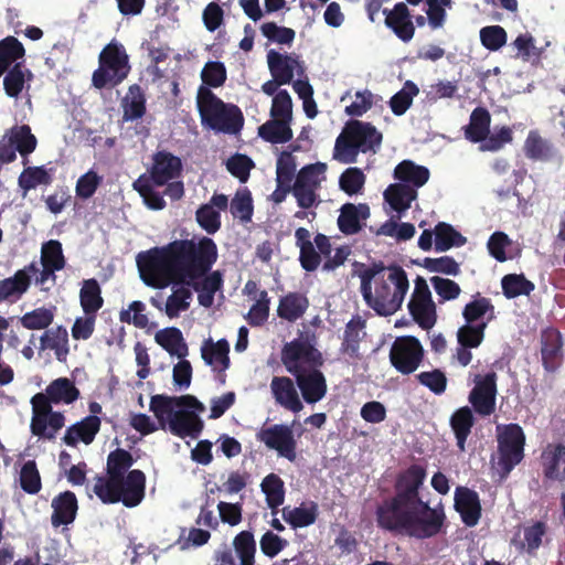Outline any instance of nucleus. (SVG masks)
<instances>
[{"mask_svg": "<svg viewBox=\"0 0 565 565\" xmlns=\"http://www.w3.org/2000/svg\"><path fill=\"white\" fill-rule=\"evenodd\" d=\"M218 258L216 243L207 236L174 239L137 255L142 281L152 288L188 285L194 291L215 295L223 288L221 270H212Z\"/></svg>", "mask_w": 565, "mask_h": 565, "instance_id": "1", "label": "nucleus"}, {"mask_svg": "<svg viewBox=\"0 0 565 565\" xmlns=\"http://www.w3.org/2000/svg\"><path fill=\"white\" fill-rule=\"evenodd\" d=\"M361 294L365 303L379 316H392L403 305L409 289L406 271L398 265L373 263L360 274Z\"/></svg>", "mask_w": 565, "mask_h": 565, "instance_id": "2", "label": "nucleus"}, {"mask_svg": "<svg viewBox=\"0 0 565 565\" xmlns=\"http://www.w3.org/2000/svg\"><path fill=\"white\" fill-rule=\"evenodd\" d=\"M281 362L295 377L303 401L307 404L320 402L328 392V384L320 367L324 363L322 353L308 341L295 339L281 349Z\"/></svg>", "mask_w": 565, "mask_h": 565, "instance_id": "3", "label": "nucleus"}, {"mask_svg": "<svg viewBox=\"0 0 565 565\" xmlns=\"http://www.w3.org/2000/svg\"><path fill=\"white\" fill-rule=\"evenodd\" d=\"M196 104L201 121L207 128L227 135H237L242 130L244 116L241 108L224 103L210 88L199 87Z\"/></svg>", "mask_w": 565, "mask_h": 565, "instance_id": "4", "label": "nucleus"}, {"mask_svg": "<svg viewBox=\"0 0 565 565\" xmlns=\"http://www.w3.org/2000/svg\"><path fill=\"white\" fill-rule=\"evenodd\" d=\"M130 70L125 46L111 41L99 53L98 68L93 72L92 85L97 89L114 88L127 78Z\"/></svg>", "mask_w": 565, "mask_h": 565, "instance_id": "5", "label": "nucleus"}, {"mask_svg": "<svg viewBox=\"0 0 565 565\" xmlns=\"http://www.w3.org/2000/svg\"><path fill=\"white\" fill-rule=\"evenodd\" d=\"M51 397L46 392L36 393L31 398L32 418L30 429L32 435L53 440L56 434L65 425V416L61 412L53 411Z\"/></svg>", "mask_w": 565, "mask_h": 565, "instance_id": "6", "label": "nucleus"}, {"mask_svg": "<svg viewBox=\"0 0 565 565\" xmlns=\"http://www.w3.org/2000/svg\"><path fill=\"white\" fill-rule=\"evenodd\" d=\"M525 434L519 424L503 426L498 434V467L507 477L524 458Z\"/></svg>", "mask_w": 565, "mask_h": 565, "instance_id": "7", "label": "nucleus"}, {"mask_svg": "<svg viewBox=\"0 0 565 565\" xmlns=\"http://www.w3.org/2000/svg\"><path fill=\"white\" fill-rule=\"evenodd\" d=\"M446 522L444 509L430 508L420 501L413 508L405 535L417 540L434 537L443 532Z\"/></svg>", "mask_w": 565, "mask_h": 565, "instance_id": "8", "label": "nucleus"}, {"mask_svg": "<svg viewBox=\"0 0 565 565\" xmlns=\"http://www.w3.org/2000/svg\"><path fill=\"white\" fill-rule=\"evenodd\" d=\"M414 505L396 495L384 500L376 508L377 526L395 534L405 535Z\"/></svg>", "mask_w": 565, "mask_h": 565, "instance_id": "9", "label": "nucleus"}, {"mask_svg": "<svg viewBox=\"0 0 565 565\" xmlns=\"http://www.w3.org/2000/svg\"><path fill=\"white\" fill-rule=\"evenodd\" d=\"M424 349L416 337L405 335L397 338L390 351L392 365L402 374H411L420 365Z\"/></svg>", "mask_w": 565, "mask_h": 565, "instance_id": "10", "label": "nucleus"}, {"mask_svg": "<svg viewBox=\"0 0 565 565\" xmlns=\"http://www.w3.org/2000/svg\"><path fill=\"white\" fill-rule=\"evenodd\" d=\"M257 440L268 449L276 450L280 457L294 462L297 458V440L292 428L285 424H274L263 427L256 435Z\"/></svg>", "mask_w": 565, "mask_h": 565, "instance_id": "11", "label": "nucleus"}, {"mask_svg": "<svg viewBox=\"0 0 565 565\" xmlns=\"http://www.w3.org/2000/svg\"><path fill=\"white\" fill-rule=\"evenodd\" d=\"M497 373L476 375L475 387L470 391L469 402L480 416H490L495 411Z\"/></svg>", "mask_w": 565, "mask_h": 565, "instance_id": "12", "label": "nucleus"}, {"mask_svg": "<svg viewBox=\"0 0 565 565\" xmlns=\"http://www.w3.org/2000/svg\"><path fill=\"white\" fill-rule=\"evenodd\" d=\"M487 321L479 323H466L457 330L458 347L454 359L461 365L467 366L472 360L471 349H477L486 337Z\"/></svg>", "mask_w": 565, "mask_h": 565, "instance_id": "13", "label": "nucleus"}, {"mask_svg": "<svg viewBox=\"0 0 565 565\" xmlns=\"http://www.w3.org/2000/svg\"><path fill=\"white\" fill-rule=\"evenodd\" d=\"M541 360L544 370L556 372L564 361L563 337L558 329L548 327L541 331Z\"/></svg>", "mask_w": 565, "mask_h": 565, "instance_id": "14", "label": "nucleus"}, {"mask_svg": "<svg viewBox=\"0 0 565 565\" xmlns=\"http://www.w3.org/2000/svg\"><path fill=\"white\" fill-rule=\"evenodd\" d=\"M181 171V159L169 151L160 150L152 157V167L149 170L148 179H151L154 185L162 186L179 178Z\"/></svg>", "mask_w": 565, "mask_h": 565, "instance_id": "15", "label": "nucleus"}, {"mask_svg": "<svg viewBox=\"0 0 565 565\" xmlns=\"http://www.w3.org/2000/svg\"><path fill=\"white\" fill-rule=\"evenodd\" d=\"M540 462L544 480L565 483V444H547L541 452Z\"/></svg>", "mask_w": 565, "mask_h": 565, "instance_id": "16", "label": "nucleus"}, {"mask_svg": "<svg viewBox=\"0 0 565 565\" xmlns=\"http://www.w3.org/2000/svg\"><path fill=\"white\" fill-rule=\"evenodd\" d=\"M426 478V469L420 465H412L401 472L396 479V497L413 504L423 501L419 498V488Z\"/></svg>", "mask_w": 565, "mask_h": 565, "instance_id": "17", "label": "nucleus"}, {"mask_svg": "<svg viewBox=\"0 0 565 565\" xmlns=\"http://www.w3.org/2000/svg\"><path fill=\"white\" fill-rule=\"evenodd\" d=\"M38 271L36 264L31 263L17 270L12 277L0 280V302L19 300L28 291L31 276Z\"/></svg>", "mask_w": 565, "mask_h": 565, "instance_id": "18", "label": "nucleus"}, {"mask_svg": "<svg viewBox=\"0 0 565 565\" xmlns=\"http://www.w3.org/2000/svg\"><path fill=\"white\" fill-rule=\"evenodd\" d=\"M295 383L288 376H274L270 382V392L277 405L297 414L302 411L303 404Z\"/></svg>", "mask_w": 565, "mask_h": 565, "instance_id": "19", "label": "nucleus"}, {"mask_svg": "<svg viewBox=\"0 0 565 565\" xmlns=\"http://www.w3.org/2000/svg\"><path fill=\"white\" fill-rule=\"evenodd\" d=\"M345 128L350 138L353 139L363 153L367 151L375 152L382 143V134L370 122L351 120Z\"/></svg>", "mask_w": 565, "mask_h": 565, "instance_id": "20", "label": "nucleus"}, {"mask_svg": "<svg viewBox=\"0 0 565 565\" xmlns=\"http://www.w3.org/2000/svg\"><path fill=\"white\" fill-rule=\"evenodd\" d=\"M455 509L467 526H475L481 518V504L476 491L459 487L455 492Z\"/></svg>", "mask_w": 565, "mask_h": 565, "instance_id": "21", "label": "nucleus"}, {"mask_svg": "<svg viewBox=\"0 0 565 565\" xmlns=\"http://www.w3.org/2000/svg\"><path fill=\"white\" fill-rule=\"evenodd\" d=\"M385 24L403 42H409L415 33V26L411 20V13L404 2H398L392 10L384 9Z\"/></svg>", "mask_w": 565, "mask_h": 565, "instance_id": "22", "label": "nucleus"}, {"mask_svg": "<svg viewBox=\"0 0 565 565\" xmlns=\"http://www.w3.org/2000/svg\"><path fill=\"white\" fill-rule=\"evenodd\" d=\"M102 420L98 416L88 415L82 420L67 427L63 443L76 447L79 441L89 445L100 430Z\"/></svg>", "mask_w": 565, "mask_h": 565, "instance_id": "23", "label": "nucleus"}, {"mask_svg": "<svg viewBox=\"0 0 565 565\" xmlns=\"http://www.w3.org/2000/svg\"><path fill=\"white\" fill-rule=\"evenodd\" d=\"M370 217V206L365 203L358 205L345 203L340 209L338 217V227L344 235L358 234L362 227V222Z\"/></svg>", "mask_w": 565, "mask_h": 565, "instance_id": "24", "label": "nucleus"}, {"mask_svg": "<svg viewBox=\"0 0 565 565\" xmlns=\"http://www.w3.org/2000/svg\"><path fill=\"white\" fill-rule=\"evenodd\" d=\"M52 509L51 523L53 526L58 527L73 523L78 510L75 493L70 490L58 493L52 500Z\"/></svg>", "mask_w": 565, "mask_h": 565, "instance_id": "25", "label": "nucleus"}, {"mask_svg": "<svg viewBox=\"0 0 565 565\" xmlns=\"http://www.w3.org/2000/svg\"><path fill=\"white\" fill-rule=\"evenodd\" d=\"M204 427L203 420L192 411L179 409L169 420V430L180 438H198Z\"/></svg>", "mask_w": 565, "mask_h": 565, "instance_id": "26", "label": "nucleus"}, {"mask_svg": "<svg viewBox=\"0 0 565 565\" xmlns=\"http://www.w3.org/2000/svg\"><path fill=\"white\" fill-rule=\"evenodd\" d=\"M40 351L52 350L60 362H65L70 353L68 332L63 326L47 328L40 337Z\"/></svg>", "mask_w": 565, "mask_h": 565, "instance_id": "27", "label": "nucleus"}, {"mask_svg": "<svg viewBox=\"0 0 565 565\" xmlns=\"http://www.w3.org/2000/svg\"><path fill=\"white\" fill-rule=\"evenodd\" d=\"M120 487L124 505L127 508L137 507L145 497L146 475L139 469L130 470L127 476L122 477Z\"/></svg>", "mask_w": 565, "mask_h": 565, "instance_id": "28", "label": "nucleus"}, {"mask_svg": "<svg viewBox=\"0 0 565 565\" xmlns=\"http://www.w3.org/2000/svg\"><path fill=\"white\" fill-rule=\"evenodd\" d=\"M462 317L466 323H479L487 321V324L495 318V308L490 298L483 297L480 292L472 296L462 309Z\"/></svg>", "mask_w": 565, "mask_h": 565, "instance_id": "29", "label": "nucleus"}, {"mask_svg": "<svg viewBox=\"0 0 565 565\" xmlns=\"http://www.w3.org/2000/svg\"><path fill=\"white\" fill-rule=\"evenodd\" d=\"M428 168L416 164L412 160H403L394 169V178L399 183L411 185L414 189L422 188L429 180Z\"/></svg>", "mask_w": 565, "mask_h": 565, "instance_id": "30", "label": "nucleus"}, {"mask_svg": "<svg viewBox=\"0 0 565 565\" xmlns=\"http://www.w3.org/2000/svg\"><path fill=\"white\" fill-rule=\"evenodd\" d=\"M268 67L274 78L280 79L284 84H289L294 77V71L299 65L298 57L284 55L274 50L267 54Z\"/></svg>", "mask_w": 565, "mask_h": 565, "instance_id": "31", "label": "nucleus"}, {"mask_svg": "<svg viewBox=\"0 0 565 565\" xmlns=\"http://www.w3.org/2000/svg\"><path fill=\"white\" fill-rule=\"evenodd\" d=\"M309 307L308 298L300 292H288L280 298L277 315L289 322L300 319Z\"/></svg>", "mask_w": 565, "mask_h": 565, "instance_id": "32", "label": "nucleus"}, {"mask_svg": "<svg viewBox=\"0 0 565 565\" xmlns=\"http://www.w3.org/2000/svg\"><path fill=\"white\" fill-rule=\"evenodd\" d=\"M366 321L359 315L353 316L345 324L343 339L341 343V351L348 353L350 356L359 354L360 342L365 335L364 329Z\"/></svg>", "mask_w": 565, "mask_h": 565, "instance_id": "33", "label": "nucleus"}, {"mask_svg": "<svg viewBox=\"0 0 565 565\" xmlns=\"http://www.w3.org/2000/svg\"><path fill=\"white\" fill-rule=\"evenodd\" d=\"M2 138L13 146L22 157L32 153L38 145V140L29 125H15L10 128Z\"/></svg>", "mask_w": 565, "mask_h": 565, "instance_id": "34", "label": "nucleus"}, {"mask_svg": "<svg viewBox=\"0 0 565 565\" xmlns=\"http://www.w3.org/2000/svg\"><path fill=\"white\" fill-rule=\"evenodd\" d=\"M121 105L124 121H134L145 116L147 110L146 96L140 85L132 84L129 86Z\"/></svg>", "mask_w": 565, "mask_h": 565, "instance_id": "35", "label": "nucleus"}, {"mask_svg": "<svg viewBox=\"0 0 565 565\" xmlns=\"http://www.w3.org/2000/svg\"><path fill=\"white\" fill-rule=\"evenodd\" d=\"M491 116L487 108L477 107L470 115L465 137L471 142H481L490 134Z\"/></svg>", "mask_w": 565, "mask_h": 565, "instance_id": "36", "label": "nucleus"}, {"mask_svg": "<svg viewBox=\"0 0 565 565\" xmlns=\"http://www.w3.org/2000/svg\"><path fill=\"white\" fill-rule=\"evenodd\" d=\"M417 198V190L403 183H393L384 191V199L396 212H404Z\"/></svg>", "mask_w": 565, "mask_h": 565, "instance_id": "37", "label": "nucleus"}, {"mask_svg": "<svg viewBox=\"0 0 565 565\" xmlns=\"http://www.w3.org/2000/svg\"><path fill=\"white\" fill-rule=\"evenodd\" d=\"M45 392L55 404H72L79 398L81 392L74 382L68 377L53 380L45 388Z\"/></svg>", "mask_w": 565, "mask_h": 565, "instance_id": "38", "label": "nucleus"}, {"mask_svg": "<svg viewBox=\"0 0 565 565\" xmlns=\"http://www.w3.org/2000/svg\"><path fill=\"white\" fill-rule=\"evenodd\" d=\"M475 424L472 411L468 406H463L457 409L450 418V426L454 430L457 447L463 451L466 448V441L471 433V428Z\"/></svg>", "mask_w": 565, "mask_h": 565, "instance_id": "39", "label": "nucleus"}, {"mask_svg": "<svg viewBox=\"0 0 565 565\" xmlns=\"http://www.w3.org/2000/svg\"><path fill=\"white\" fill-rule=\"evenodd\" d=\"M156 342L171 355L183 359L188 355V345L180 329L171 327L156 333Z\"/></svg>", "mask_w": 565, "mask_h": 565, "instance_id": "40", "label": "nucleus"}, {"mask_svg": "<svg viewBox=\"0 0 565 565\" xmlns=\"http://www.w3.org/2000/svg\"><path fill=\"white\" fill-rule=\"evenodd\" d=\"M434 235L435 250L439 253L447 252L452 247H460L467 242V238L461 233L445 222L436 224Z\"/></svg>", "mask_w": 565, "mask_h": 565, "instance_id": "41", "label": "nucleus"}, {"mask_svg": "<svg viewBox=\"0 0 565 565\" xmlns=\"http://www.w3.org/2000/svg\"><path fill=\"white\" fill-rule=\"evenodd\" d=\"M79 302L85 315H97L104 305L102 290L95 278L85 279L79 291Z\"/></svg>", "mask_w": 565, "mask_h": 565, "instance_id": "42", "label": "nucleus"}, {"mask_svg": "<svg viewBox=\"0 0 565 565\" xmlns=\"http://www.w3.org/2000/svg\"><path fill=\"white\" fill-rule=\"evenodd\" d=\"M525 157L533 161H547L553 156V146L537 130H530L523 146Z\"/></svg>", "mask_w": 565, "mask_h": 565, "instance_id": "43", "label": "nucleus"}, {"mask_svg": "<svg viewBox=\"0 0 565 565\" xmlns=\"http://www.w3.org/2000/svg\"><path fill=\"white\" fill-rule=\"evenodd\" d=\"M407 309L413 320L423 330H430L437 322V307L434 300L408 301Z\"/></svg>", "mask_w": 565, "mask_h": 565, "instance_id": "44", "label": "nucleus"}, {"mask_svg": "<svg viewBox=\"0 0 565 565\" xmlns=\"http://www.w3.org/2000/svg\"><path fill=\"white\" fill-rule=\"evenodd\" d=\"M258 136L274 145L285 143L292 139V130L289 121L273 118L259 126Z\"/></svg>", "mask_w": 565, "mask_h": 565, "instance_id": "45", "label": "nucleus"}, {"mask_svg": "<svg viewBox=\"0 0 565 565\" xmlns=\"http://www.w3.org/2000/svg\"><path fill=\"white\" fill-rule=\"evenodd\" d=\"M33 74L21 63H15L3 78V88L9 97L17 98L22 93L26 81H31Z\"/></svg>", "mask_w": 565, "mask_h": 565, "instance_id": "46", "label": "nucleus"}, {"mask_svg": "<svg viewBox=\"0 0 565 565\" xmlns=\"http://www.w3.org/2000/svg\"><path fill=\"white\" fill-rule=\"evenodd\" d=\"M230 344L225 339L213 342L212 339L204 341L201 349L202 359L207 365H214L220 363L222 370H226L230 366Z\"/></svg>", "mask_w": 565, "mask_h": 565, "instance_id": "47", "label": "nucleus"}, {"mask_svg": "<svg viewBox=\"0 0 565 565\" xmlns=\"http://www.w3.org/2000/svg\"><path fill=\"white\" fill-rule=\"evenodd\" d=\"M177 286L164 303V313L170 319L178 318L181 312L186 311L190 308V301L193 296L190 286Z\"/></svg>", "mask_w": 565, "mask_h": 565, "instance_id": "48", "label": "nucleus"}, {"mask_svg": "<svg viewBox=\"0 0 565 565\" xmlns=\"http://www.w3.org/2000/svg\"><path fill=\"white\" fill-rule=\"evenodd\" d=\"M502 292L505 298L514 299L520 296H530L535 285L523 274H508L501 279Z\"/></svg>", "mask_w": 565, "mask_h": 565, "instance_id": "49", "label": "nucleus"}, {"mask_svg": "<svg viewBox=\"0 0 565 565\" xmlns=\"http://www.w3.org/2000/svg\"><path fill=\"white\" fill-rule=\"evenodd\" d=\"M317 516V504L313 502L309 508L300 505L292 509L290 507L282 509V518L292 529L309 526L316 522Z\"/></svg>", "mask_w": 565, "mask_h": 565, "instance_id": "50", "label": "nucleus"}, {"mask_svg": "<svg viewBox=\"0 0 565 565\" xmlns=\"http://www.w3.org/2000/svg\"><path fill=\"white\" fill-rule=\"evenodd\" d=\"M25 50L14 36H7L0 41V76H2L18 60L22 58Z\"/></svg>", "mask_w": 565, "mask_h": 565, "instance_id": "51", "label": "nucleus"}, {"mask_svg": "<svg viewBox=\"0 0 565 565\" xmlns=\"http://www.w3.org/2000/svg\"><path fill=\"white\" fill-rule=\"evenodd\" d=\"M177 404L174 396H168L163 394L153 395L150 399L149 408L158 419L159 426L166 429L169 426V420L173 418Z\"/></svg>", "mask_w": 565, "mask_h": 565, "instance_id": "52", "label": "nucleus"}, {"mask_svg": "<svg viewBox=\"0 0 565 565\" xmlns=\"http://www.w3.org/2000/svg\"><path fill=\"white\" fill-rule=\"evenodd\" d=\"M233 547L239 565H255L256 542L250 531H241L233 540Z\"/></svg>", "mask_w": 565, "mask_h": 565, "instance_id": "53", "label": "nucleus"}, {"mask_svg": "<svg viewBox=\"0 0 565 565\" xmlns=\"http://www.w3.org/2000/svg\"><path fill=\"white\" fill-rule=\"evenodd\" d=\"M262 491L266 495V503L269 509L276 510L284 503L285 500V484L282 479L276 473L267 475L262 483Z\"/></svg>", "mask_w": 565, "mask_h": 565, "instance_id": "54", "label": "nucleus"}, {"mask_svg": "<svg viewBox=\"0 0 565 565\" xmlns=\"http://www.w3.org/2000/svg\"><path fill=\"white\" fill-rule=\"evenodd\" d=\"M121 480H114L111 476L108 478L98 476L94 486V493L100 499L103 503H117L122 502Z\"/></svg>", "mask_w": 565, "mask_h": 565, "instance_id": "55", "label": "nucleus"}, {"mask_svg": "<svg viewBox=\"0 0 565 565\" xmlns=\"http://www.w3.org/2000/svg\"><path fill=\"white\" fill-rule=\"evenodd\" d=\"M134 462L135 459L128 450L117 448L110 451L107 457V475L111 476L114 480L122 481V477L126 476Z\"/></svg>", "mask_w": 565, "mask_h": 565, "instance_id": "56", "label": "nucleus"}, {"mask_svg": "<svg viewBox=\"0 0 565 565\" xmlns=\"http://www.w3.org/2000/svg\"><path fill=\"white\" fill-rule=\"evenodd\" d=\"M153 184V181L148 179L147 174H141L134 181L132 188L139 193L149 209L162 210L166 206V201L159 192L154 191Z\"/></svg>", "mask_w": 565, "mask_h": 565, "instance_id": "57", "label": "nucleus"}, {"mask_svg": "<svg viewBox=\"0 0 565 565\" xmlns=\"http://www.w3.org/2000/svg\"><path fill=\"white\" fill-rule=\"evenodd\" d=\"M54 317L55 307H40L24 313L20 318V323L28 330H46L52 324Z\"/></svg>", "mask_w": 565, "mask_h": 565, "instance_id": "58", "label": "nucleus"}, {"mask_svg": "<svg viewBox=\"0 0 565 565\" xmlns=\"http://www.w3.org/2000/svg\"><path fill=\"white\" fill-rule=\"evenodd\" d=\"M21 489L31 495L38 494L42 489V479L35 460L25 461L19 473Z\"/></svg>", "mask_w": 565, "mask_h": 565, "instance_id": "59", "label": "nucleus"}, {"mask_svg": "<svg viewBox=\"0 0 565 565\" xmlns=\"http://www.w3.org/2000/svg\"><path fill=\"white\" fill-rule=\"evenodd\" d=\"M53 181L49 170L43 166L29 167L20 174L18 183L25 192L35 189L38 185H49Z\"/></svg>", "mask_w": 565, "mask_h": 565, "instance_id": "60", "label": "nucleus"}, {"mask_svg": "<svg viewBox=\"0 0 565 565\" xmlns=\"http://www.w3.org/2000/svg\"><path fill=\"white\" fill-rule=\"evenodd\" d=\"M359 152H361L348 134V129L344 128L343 132L337 138L333 159L341 163H354L358 159Z\"/></svg>", "mask_w": 565, "mask_h": 565, "instance_id": "61", "label": "nucleus"}, {"mask_svg": "<svg viewBox=\"0 0 565 565\" xmlns=\"http://www.w3.org/2000/svg\"><path fill=\"white\" fill-rule=\"evenodd\" d=\"M418 93L419 89L417 85L412 81H407L403 88L394 94L390 99V107L393 114L396 116L404 115L412 106L413 99Z\"/></svg>", "mask_w": 565, "mask_h": 565, "instance_id": "62", "label": "nucleus"}, {"mask_svg": "<svg viewBox=\"0 0 565 565\" xmlns=\"http://www.w3.org/2000/svg\"><path fill=\"white\" fill-rule=\"evenodd\" d=\"M254 212L253 198L248 189L238 190L231 201V213L234 218L249 222Z\"/></svg>", "mask_w": 565, "mask_h": 565, "instance_id": "63", "label": "nucleus"}, {"mask_svg": "<svg viewBox=\"0 0 565 565\" xmlns=\"http://www.w3.org/2000/svg\"><path fill=\"white\" fill-rule=\"evenodd\" d=\"M415 264L430 273H439L448 276H457L460 274V266L451 256L437 258L425 257L422 262H415Z\"/></svg>", "mask_w": 565, "mask_h": 565, "instance_id": "64", "label": "nucleus"}]
</instances>
